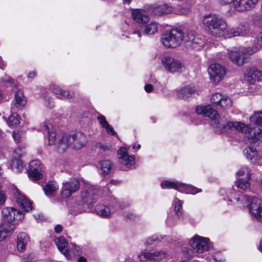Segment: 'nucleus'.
Segmentation results:
<instances>
[{
  "instance_id": "obj_1",
  "label": "nucleus",
  "mask_w": 262,
  "mask_h": 262,
  "mask_svg": "<svg viewBox=\"0 0 262 262\" xmlns=\"http://www.w3.org/2000/svg\"><path fill=\"white\" fill-rule=\"evenodd\" d=\"M198 114L208 117L213 120V126L219 133H226L229 130H238L246 134V138L249 143H255L259 140L262 142V129L258 127H252L250 125H245L239 122L228 121L224 117H219L217 111L210 104L198 105L195 108Z\"/></svg>"
},
{
  "instance_id": "obj_2",
  "label": "nucleus",
  "mask_w": 262,
  "mask_h": 262,
  "mask_svg": "<svg viewBox=\"0 0 262 262\" xmlns=\"http://www.w3.org/2000/svg\"><path fill=\"white\" fill-rule=\"evenodd\" d=\"M229 201L232 199L235 201V203L239 207H248L250 213L257 219L262 220V199L255 196H249L242 193L234 194L230 192Z\"/></svg>"
},
{
  "instance_id": "obj_3",
  "label": "nucleus",
  "mask_w": 262,
  "mask_h": 262,
  "mask_svg": "<svg viewBox=\"0 0 262 262\" xmlns=\"http://www.w3.org/2000/svg\"><path fill=\"white\" fill-rule=\"evenodd\" d=\"M205 31L213 36L224 35L227 29L226 20L221 16L214 13L205 15L203 19Z\"/></svg>"
},
{
  "instance_id": "obj_4",
  "label": "nucleus",
  "mask_w": 262,
  "mask_h": 262,
  "mask_svg": "<svg viewBox=\"0 0 262 262\" xmlns=\"http://www.w3.org/2000/svg\"><path fill=\"white\" fill-rule=\"evenodd\" d=\"M87 143V138L85 135L78 133L75 135H64L56 144L57 150L59 152L65 151L71 145L76 149H81Z\"/></svg>"
},
{
  "instance_id": "obj_5",
  "label": "nucleus",
  "mask_w": 262,
  "mask_h": 262,
  "mask_svg": "<svg viewBox=\"0 0 262 262\" xmlns=\"http://www.w3.org/2000/svg\"><path fill=\"white\" fill-rule=\"evenodd\" d=\"M183 37V30L177 28L166 31L162 35L161 40L166 48H176L181 44L184 40Z\"/></svg>"
},
{
  "instance_id": "obj_6",
  "label": "nucleus",
  "mask_w": 262,
  "mask_h": 262,
  "mask_svg": "<svg viewBox=\"0 0 262 262\" xmlns=\"http://www.w3.org/2000/svg\"><path fill=\"white\" fill-rule=\"evenodd\" d=\"M184 40L187 46L191 47L196 50L203 48L205 44L204 37L202 35L196 34L193 31L184 32Z\"/></svg>"
},
{
  "instance_id": "obj_7",
  "label": "nucleus",
  "mask_w": 262,
  "mask_h": 262,
  "mask_svg": "<svg viewBox=\"0 0 262 262\" xmlns=\"http://www.w3.org/2000/svg\"><path fill=\"white\" fill-rule=\"evenodd\" d=\"M97 190L93 186H88L85 189L81 192L80 200L77 201V205L84 207L91 206L96 199Z\"/></svg>"
},
{
  "instance_id": "obj_8",
  "label": "nucleus",
  "mask_w": 262,
  "mask_h": 262,
  "mask_svg": "<svg viewBox=\"0 0 262 262\" xmlns=\"http://www.w3.org/2000/svg\"><path fill=\"white\" fill-rule=\"evenodd\" d=\"M3 221L7 223L18 224L24 218L22 212L13 208L7 207L2 212Z\"/></svg>"
},
{
  "instance_id": "obj_9",
  "label": "nucleus",
  "mask_w": 262,
  "mask_h": 262,
  "mask_svg": "<svg viewBox=\"0 0 262 262\" xmlns=\"http://www.w3.org/2000/svg\"><path fill=\"white\" fill-rule=\"evenodd\" d=\"M162 64L164 69L169 73H181L185 70L184 66L179 61L166 56L162 60Z\"/></svg>"
},
{
  "instance_id": "obj_10",
  "label": "nucleus",
  "mask_w": 262,
  "mask_h": 262,
  "mask_svg": "<svg viewBox=\"0 0 262 262\" xmlns=\"http://www.w3.org/2000/svg\"><path fill=\"white\" fill-rule=\"evenodd\" d=\"M191 248L199 253H203L208 251L210 248L209 239L199 236L194 235L189 242Z\"/></svg>"
},
{
  "instance_id": "obj_11",
  "label": "nucleus",
  "mask_w": 262,
  "mask_h": 262,
  "mask_svg": "<svg viewBox=\"0 0 262 262\" xmlns=\"http://www.w3.org/2000/svg\"><path fill=\"white\" fill-rule=\"evenodd\" d=\"M208 73L211 79L215 83L221 81L226 74V70L224 67L220 64L214 63L210 66Z\"/></svg>"
},
{
  "instance_id": "obj_12",
  "label": "nucleus",
  "mask_w": 262,
  "mask_h": 262,
  "mask_svg": "<svg viewBox=\"0 0 262 262\" xmlns=\"http://www.w3.org/2000/svg\"><path fill=\"white\" fill-rule=\"evenodd\" d=\"M79 182L76 178H71L68 181L63 183L61 195L65 198L70 197L73 193L79 188Z\"/></svg>"
},
{
  "instance_id": "obj_13",
  "label": "nucleus",
  "mask_w": 262,
  "mask_h": 262,
  "mask_svg": "<svg viewBox=\"0 0 262 262\" xmlns=\"http://www.w3.org/2000/svg\"><path fill=\"white\" fill-rule=\"evenodd\" d=\"M42 165L38 160H32L29 164L28 176L32 181H37L42 178Z\"/></svg>"
},
{
  "instance_id": "obj_14",
  "label": "nucleus",
  "mask_w": 262,
  "mask_h": 262,
  "mask_svg": "<svg viewBox=\"0 0 262 262\" xmlns=\"http://www.w3.org/2000/svg\"><path fill=\"white\" fill-rule=\"evenodd\" d=\"M226 32L228 37L245 36L250 33V28L248 24L241 23L235 27L230 28Z\"/></svg>"
},
{
  "instance_id": "obj_15",
  "label": "nucleus",
  "mask_w": 262,
  "mask_h": 262,
  "mask_svg": "<svg viewBox=\"0 0 262 262\" xmlns=\"http://www.w3.org/2000/svg\"><path fill=\"white\" fill-rule=\"evenodd\" d=\"M258 2V0H235L233 8L238 12L249 11L256 7Z\"/></svg>"
},
{
  "instance_id": "obj_16",
  "label": "nucleus",
  "mask_w": 262,
  "mask_h": 262,
  "mask_svg": "<svg viewBox=\"0 0 262 262\" xmlns=\"http://www.w3.org/2000/svg\"><path fill=\"white\" fill-rule=\"evenodd\" d=\"M27 102L26 97L21 90L17 91L14 95V98L11 102V110L12 112H16L24 106Z\"/></svg>"
},
{
  "instance_id": "obj_17",
  "label": "nucleus",
  "mask_w": 262,
  "mask_h": 262,
  "mask_svg": "<svg viewBox=\"0 0 262 262\" xmlns=\"http://www.w3.org/2000/svg\"><path fill=\"white\" fill-rule=\"evenodd\" d=\"M167 255V254L166 253L162 251L154 252H144L138 255V257L141 261H143L144 259L148 260L159 261L165 258Z\"/></svg>"
},
{
  "instance_id": "obj_18",
  "label": "nucleus",
  "mask_w": 262,
  "mask_h": 262,
  "mask_svg": "<svg viewBox=\"0 0 262 262\" xmlns=\"http://www.w3.org/2000/svg\"><path fill=\"white\" fill-rule=\"evenodd\" d=\"M118 157L120 162L127 167L131 166L135 164V158L134 156H129L127 150L125 147H121L118 151Z\"/></svg>"
},
{
  "instance_id": "obj_19",
  "label": "nucleus",
  "mask_w": 262,
  "mask_h": 262,
  "mask_svg": "<svg viewBox=\"0 0 262 262\" xmlns=\"http://www.w3.org/2000/svg\"><path fill=\"white\" fill-rule=\"evenodd\" d=\"M244 54L241 52V48L238 50L231 51L229 53V57L231 61L234 64L241 66L244 62L245 58Z\"/></svg>"
},
{
  "instance_id": "obj_20",
  "label": "nucleus",
  "mask_w": 262,
  "mask_h": 262,
  "mask_svg": "<svg viewBox=\"0 0 262 262\" xmlns=\"http://www.w3.org/2000/svg\"><path fill=\"white\" fill-rule=\"evenodd\" d=\"M244 77L245 80L262 81V71L258 70L255 67H250L245 71Z\"/></svg>"
},
{
  "instance_id": "obj_21",
  "label": "nucleus",
  "mask_w": 262,
  "mask_h": 262,
  "mask_svg": "<svg viewBox=\"0 0 262 262\" xmlns=\"http://www.w3.org/2000/svg\"><path fill=\"white\" fill-rule=\"evenodd\" d=\"M150 11L153 14L158 16L174 12L172 7L167 4L156 5L151 8Z\"/></svg>"
},
{
  "instance_id": "obj_22",
  "label": "nucleus",
  "mask_w": 262,
  "mask_h": 262,
  "mask_svg": "<svg viewBox=\"0 0 262 262\" xmlns=\"http://www.w3.org/2000/svg\"><path fill=\"white\" fill-rule=\"evenodd\" d=\"M133 18L137 23L146 24L149 20L147 12L142 9H135L132 12Z\"/></svg>"
},
{
  "instance_id": "obj_23",
  "label": "nucleus",
  "mask_w": 262,
  "mask_h": 262,
  "mask_svg": "<svg viewBox=\"0 0 262 262\" xmlns=\"http://www.w3.org/2000/svg\"><path fill=\"white\" fill-rule=\"evenodd\" d=\"M55 242L59 251L65 256L67 259H70L71 256L69 253L67 248L68 243L66 239L63 237H60L56 238L55 240Z\"/></svg>"
},
{
  "instance_id": "obj_24",
  "label": "nucleus",
  "mask_w": 262,
  "mask_h": 262,
  "mask_svg": "<svg viewBox=\"0 0 262 262\" xmlns=\"http://www.w3.org/2000/svg\"><path fill=\"white\" fill-rule=\"evenodd\" d=\"M15 224L7 223L3 221V223L0 225V240H4L8 235L11 234L14 228Z\"/></svg>"
},
{
  "instance_id": "obj_25",
  "label": "nucleus",
  "mask_w": 262,
  "mask_h": 262,
  "mask_svg": "<svg viewBox=\"0 0 262 262\" xmlns=\"http://www.w3.org/2000/svg\"><path fill=\"white\" fill-rule=\"evenodd\" d=\"M42 129L43 132L48 133V138L49 145H51L55 143L56 133L53 126L51 124H48L47 123H44L42 124Z\"/></svg>"
},
{
  "instance_id": "obj_26",
  "label": "nucleus",
  "mask_w": 262,
  "mask_h": 262,
  "mask_svg": "<svg viewBox=\"0 0 262 262\" xmlns=\"http://www.w3.org/2000/svg\"><path fill=\"white\" fill-rule=\"evenodd\" d=\"M196 91L193 86L186 85L177 91L178 97L185 99L190 97Z\"/></svg>"
},
{
  "instance_id": "obj_27",
  "label": "nucleus",
  "mask_w": 262,
  "mask_h": 262,
  "mask_svg": "<svg viewBox=\"0 0 262 262\" xmlns=\"http://www.w3.org/2000/svg\"><path fill=\"white\" fill-rule=\"evenodd\" d=\"M29 239L28 235L25 232H21L18 235L17 247L19 252H23L25 250Z\"/></svg>"
},
{
  "instance_id": "obj_28",
  "label": "nucleus",
  "mask_w": 262,
  "mask_h": 262,
  "mask_svg": "<svg viewBox=\"0 0 262 262\" xmlns=\"http://www.w3.org/2000/svg\"><path fill=\"white\" fill-rule=\"evenodd\" d=\"M244 153L246 158L252 162H256L259 159L257 152L253 146H249L246 148L244 150Z\"/></svg>"
},
{
  "instance_id": "obj_29",
  "label": "nucleus",
  "mask_w": 262,
  "mask_h": 262,
  "mask_svg": "<svg viewBox=\"0 0 262 262\" xmlns=\"http://www.w3.org/2000/svg\"><path fill=\"white\" fill-rule=\"evenodd\" d=\"M53 92L60 99L71 98L74 95V93L62 90L58 86H54L53 88Z\"/></svg>"
},
{
  "instance_id": "obj_30",
  "label": "nucleus",
  "mask_w": 262,
  "mask_h": 262,
  "mask_svg": "<svg viewBox=\"0 0 262 262\" xmlns=\"http://www.w3.org/2000/svg\"><path fill=\"white\" fill-rule=\"evenodd\" d=\"M112 167V163L108 160L101 161L99 164V168L101 170V173L103 176L107 175L110 173Z\"/></svg>"
},
{
  "instance_id": "obj_31",
  "label": "nucleus",
  "mask_w": 262,
  "mask_h": 262,
  "mask_svg": "<svg viewBox=\"0 0 262 262\" xmlns=\"http://www.w3.org/2000/svg\"><path fill=\"white\" fill-rule=\"evenodd\" d=\"M17 202L26 211H29L32 208L31 202L24 195H19L17 198Z\"/></svg>"
},
{
  "instance_id": "obj_32",
  "label": "nucleus",
  "mask_w": 262,
  "mask_h": 262,
  "mask_svg": "<svg viewBox=\"0 0 262 262\" xmlns=\"http://www.w3.org/2000/svg\"><path fill=\"white\" fill-rule=\"evenodd\" d=\"M97 214L104 217H108L111 215V211L108 207L103 204H98L95 207Z\"/></svg>"
},
{
  "instance_id": "obj_33",
  "label": "nucleus",
  "mask_w": 262,
  "mask_h": 262,
  "mask_svg": "<svg viewBox=\"0 0 262 262\" xmlns=\"http://www.w3.org/2000/svg\"><path fill=\"white\" fill-rule=\"evenodd\" d=\"M58 189V186L55 181H49L43 188L45 194L50 196L53 194Z\"/></svg>"
},
{
  "instance_id": "obj_34",
  "label": "nucleus",
  "mask_w": 262,
  "mask_h": 262,
  "mask_svg": "<svg viewBox=\"0 0 262 262\" xmlns=\"http://www.w3.org/2000/svg\"><path fill=\"white\" fill-rule=\"evenodd\" d=\"M179 191L185 192L186 193L194 194L201 191V189L194 187L193 186L187 185L185 184L181 183L180 187L179 188Z\"/></svg>"
},
{
  "instance_id": "obj_35",
  "label": "nucleus",
  "mask_w": 262,
  "mask_h": 262,
  "mask_svg": "<svg viewBox=\"0 0 262 262\" xmlns=\"http://www.w3.org/2000/svg\"><path fill=\"white\" fill-rule=\"evenodd\" d=\"M250 180L248 178H245V179L239 178L236 181V186L242 190H248L250 188Z\"/></svg>"
},
{
  "instance_id": "obj_36",
  "label": "nucleus",
  "mask_w": 262,
  "mask_h": 262,
  "mask_svg": "<svg viewBox=\"0 0 262 262\" xmlns=\"http://www.w3.org/2000/svg\"><path fill=\"white\" fill-rule=\"evenodd\" d=\"M10 167L14 171L19 172L24 169V164L20 159H15L12 160Z\"/></svg>"
},
{
  "instance_id": "obj_37",
  "label": "nucleus",
  "mask_w": 262,
  "mask_h": 262,
  "mask_svg": "<svg viewBox=\"0 0 262 262\" xmlns=\"http://www.w3.org/2000/svg\"><path fill=\"white\" fill-rule=\"evenodd\" d=\"M181 183L179 182H173L169 181H164L161 182V186L163 189L173 188L179 191Z\"/></svg>"
},
{
  "instance_id": "obj_38",
  "label": "nucleus",
  "mask_w": 262,
  "mask_h": 262,
  "mask_svg": "<svg viewBox=\"0 0 262 262\" xmlns=\"http://www.w3.org/2000/svg\"><path fill=\"white\" fill-rule=\"evenodd\" d=\"M247 83V91L250 94L256 93L259 89V85L255 80H246Z\"/></svg>"
},
{
  "instance_id": "obj_39",
  "label": "nucleus",
  "mask_w": 262,
  "mask_h": 262,
  "mask_svg": "<svg viewBox=\"0 0 262 262\" xmlns=\"http://www.w3.org/2000/svg\"><path fill=\"white\" fill-rule=\"evenodd\" d=\"M174 203V211L179 219H183V211L182 210L183 202L176 198L173 201Z\"/></svg>"
},
{
  "instance_id": "obj_40",
  "label": "nucleus",
  "mask_w": 262,
  "mask_h": 262,
  "mask_svg": "<svg viewBox=\"0 0 262 262\" xmlns=\"http://www.w3.org/2000/svg\"><path fill=\"white\" fill-rule=\"evenodd\" d=\"M224 96V95L219 93L213 94L211 97V102L212 104L216 108H218L220 104L222 103Z\"/></svg>"
},
{
  "instance_id": "obj_41",
  "label": "nucleus",
  "mask_w": 262,
  "mask_h": 262,
  "mask_svg": "<svg viewBox=\"0 0 262 262\" xmlns=\"http://www.w3.org/2000/svg\"><path fill=\"white\" fill-rule=\"evenodd\" d=\"M158 31V24L155 22H151L145 26L144 29L145 34L151 35Z\"/></svg>"
},
{
  "instance_id": "obj_42",
  "label": "nucleus",
  "mask_w": 262,
  "mask_h": 262,
  "mask_svg": "<svg viewBox=\"0 0 262 262\" xmlns=\"http://www.w3.org/2000/svg\"><path fill=\"white\" fill-rule=\"evenodd\" d=\"M7 122L8 125L11 127H14L19 123L18 115L15 113V112H13V113L9 116Z\"/></svg>"
},
{
  "instance_id": "obj_43",
  "label": "nucleus",
  "mask_w": 262,
  "mask_h": 262,
  "mask_svg": "<svg viewBox=\"0 0 262 262\" xmlns=\"http://www.w3.org/2000/svg\"><path fill=\"white\" fill-rule=\"evenodd\" d=\"M251 122L257 125L262 124V112H255L250 118Z\"/></svg>"
},
{
  "instance_id": "obj_44",
  "label": "nucleus",
  "mask_w": 262,
  "mask_h": 262,
  "mask_svg": "<svg viewBox=\"0 0 262 262\" xmlns=\"http://www.w3.org/2000/svg\"><path fill=\"white\" fill-rule=\"evenodd\" d=\"M222 103L220 104L217 108H222L223 110L229 108L232 104L231 99L226 95H224Z\"/></svg>"
},
{
  "instance_id": "obj_45",
  "label": "nucleus",
  "mask_w": 262,
  "mask_h": 262,
  "mask_svg": "<svg viewBox=\"0 0 262 262\" xmlns=\"http://www.w3.org/2000/svg\"><path fill=\"white\" fill-rule=\"evenodd\" d=\"M259 49L260 48H259V45L258 44L257 46L253 45L247 48H246L245 47L241 48V52L245 55H252L256 53L259 50Z\"/></svg>"
},
{
  "instance_id": "obj_46",
  "label": "nucleus",
  "mask_w": 262,
  "mask_h": 262,
  "mask_svg": "<svg viewBox=\"0 0 262 262\" xmlns=\"http://www.w3.org/2000/svg\"><path fill=\"white\" fill-rule=\"evenodd\" d=\"M237 176L239 178L244 176H246V178L251 179V170L247 166L242 167L236 173Z\"/></svg>"
},
{
  "instance_id": "obj_47",
  "label": "nucleus",
  "mask_w": 262,
  "mask_h": 262,
  "mask_svg": "<svg viewBox=\"0 0 262 262\" xmlns=\"http://www.w3.org/2000/svg\"><path fill=\"white\" fill-rule=\"evenodd\" d=\"M43 98L45 100V105L46 106L49 108L54 107V103L51 100V98L47 92L43 94Z\"/></svg>"
},
{
  "instance_id": "obj_48",
  "label": "nucleus",
  "mask_w": 262,
  "mask_h": 262,
  "mask_svg": "<svg viewBox=\"0 0 262 262\" xmlns=\"http://www.w3.org/2000/svg\"><path fill=\"white\" fill-rule=\"evenodd\" d=\"M163 237L159 236L158 235H152L147 239L145 244L146 246H148L152 244L154 242L160 241L162 239H163Z\"/></svg>"
},
{
  "instance_id": "obj_49",
  "label": "nucleus",
  "mask_w": 262,
  "mask_h": 262,
  "mask_svg": "<svg viewBox=\"0 0 262 262\" xmlns=\"http://www.w3.org/2000/svg\"><path fill=\"white\" fill-rule=\"evenodd\" d=\"M12 136L16 143H20L23 139V133L20 132H13Z\"/></svg>"
},
{
  "instance_id": "obj_50",
  "label": "nucleus",
  "mask_w": 262,
  "mask_h": 262,
  "mask_svg": "<svg viewBox=\"0 0 262 262\" xmlns=\"http://www.w3.org/2000/svg\"><path fill=\"white\" fill-rule=\"evenodd\" d=\"M97 120L103 128H105L109 124L103 115H100L97 117Z\"/></svg>"
},
{
  "instance_id": "obj_51",
  "label": "nucleus",
  "mask_w": 262,
  "mask_h": 262,
  "mask_svg": "<svg viewBox=\"0 0 262 262\" xmlns=\"http://www.w3.org/2000/svg\"><path fill=\"white\" fill-rule=\"evenodd\" d=\"M141 36V33L139 31H134L129 33L128 37L137 40L139 39Z\"/></svg>"
},
{
  "instance_id": "obj_52",
  "label": "nucleus",
  "mask_w": 262,
  "mask_h": 262,
  "mask_svg": "<svg viewBox=\"0 0 262 262\" xmlns=\"http://www.w3.org/2000/svg\"><path fill=\"white\" fill-rule=\"evenodd\" d=\"M253 23L258 28L262 27V17L260 16L255 17L253 20Z\"/></svg>"
},
{
  "instance_id": "obj_53",
  "label": "nucleus",
  "mask_w": 262,
  "mask_h": 262,
  "mask_svg": "<svg viewBox=\"0 0 262 262\" xmlns=\"http://www.w3.org/2000/svg\"><path fill=\"white\" fill-rule=\"evenodd\" d=\"M124 217L125 218H126L127 220H130L131 221H135L136 220V219L138 218V216H136L135 214H134L132 212H127V213H126L125 214H124Z\"/></svg>"
},
{
  "instance_id": "obj_54",
  "label": "nucleus",
  "mask_w": 262,
  "mask_h": 262,
  "mask_svg": "<svg viewBox=\"0 0 262 262\" xmlns=\"http://www.w3.org/2000/svg\"><path fill=\"white\" fill-rule=\"evenodd\" d=\"M217 2L221 5H227L231 4L233 7V2L235 0H217Z\"/></svg>"
},
{
  "instance_id": "obj_55",
  "label": "nucleus",
  "mask_w": 262,
  "mask_h": 262,
  "mask_svg": "<svg viewBox=\"0 0 262 262\" xmlns=\"http://www.w3.org/2000/svg\"><path fill=\"white\" fill-rule=\"evenodd\" d=\"M104 128H105L106 131L108 134L111 135H116V132L114 130L113 127L111 126L110 124H108V126H106Z\"/></svg>"
},
{
  "instance_id": "obj_56",
  "label": "nucleus",
  "mask_w": 262,
  "mask_h": 262,
  "mask_svg": "<svg viewBox=\"0 0 262 262\" xmlns=\"http://www.w3.org/2000/svg\"><path fill=\"white\" fill-rule=\"evenodd\" d=\"M144 89L147 93H150L152 91L153 86L151 84H146L144 86Z\"/></svg>"
},
{
  "instance_id": "obj_57",
  "label": "nucleus",
  "mask_w": 262,
  "mask_h": 262,
  "mask_svg": "<svg viewBox=\"0 0 262 262\" xmlns=\"http://www.w3.org/2000/svg\"><path fill=\"white\" fill-rule=\"evenodd\" d=\"M189 12V10L188 8H182L179 11V14L182 15H186Z\"/></svg>"
},
{
  "instance_id": "obj_58",
  "label": "nucleus",
  "mask_w": 262,
  "mask_h": 262,
  "mask_svg": "<svg viewBox=\"0 0 262 262\" xmlns=\"http://www.w3.org/2000/svg\"><path fill=\"white\" fill-rule=\"evenodd\" d=\"M5 195L1 191H0V206L2 205L5 202Z\"/></svg>"
},
{
  "instance_id": "obj_59",
  "label": "nucleus",
  "mask_w": 262,
  "mask_h": 262,
  "mask_svg": "<svg viewBox=\"0 0 262 262\" xmlns=\"http://www.w3.org/2000/svg\"><path fill=\"white\" fill-rule=\"evenodd\" d=\"M62 227L60 225H57L55 227V232H56L57 233L60 232L62 231Z\"/></svg>"
},
{
  "instance_id": "obj_60",
  "label": "nucleus",
  "mask_w": 262,
  "mask_h": 262,
  "mask_svg": "<svg viewBox=\"0 0 262 262\" xmlns=\"http://www.w3.org/2000/svg\"><path fill=\"white\" fill-rule=\"evenodd\" d=\"M73 252L75 254L77 255H79L80 254L79 247L75 246Z\"/></svg>"
},
{
  "instance_id": "obj_61",
  "label": "nucleus",
  "mask_w": 262,
  "mask_h": 262,
  "mask_svg": "<svg viewBox=\"0 0 262 262\" xmlns=\"http://www.w3.org/2000/svg\"><path fill=\"white\" fill-rule=\"evenodd\" d=\"M257 42H260V43H258L259 45V48L260 49H262V32L260 33L259 35Z\"/></svg>"
},
{
  "instance_id": "obj_62",
  "label": "nucleus",
  "mask_w": 262,
  "mask_h": 262,
  "mask_svg": "<svg viewBox=\"0 0 262 262\" xmlns=\"http://www.w3.org/2000/svg\"><path fill=\"white\" fill-rule=\"evenodd\" d=\"M36 76V72L34 71L30 72L28 74V78H33Z\"/></svg>"
},
{
  "instance_id": "obj_63",
  "label": "nucleus",
  "mask_w": 262,
  "mask_h": 262,
  "mask_svg": "<svg viewBox=\"0 0 262 262\" xmlns=\"http://www.w3.org/2000/svg\"><path fill=\"white\" fill-rule=\"evenodd\" d=\"M100 148L102 149L103 150H109L110 149V146L108 145H101Z\"/></svg>"
},
{
  "instance_id": "obj_64",
  "label": "nucleus",
  "mask_w": 262,
  "mask_h": 262,
  "mask_svg": "<svg viewBox=\"0 0 262 262\" xmlns=\"http://www.w3.org/2000/svg\"><path fill=\"white\" fill-rule=\"evenodd\" d=\"M78 262H86V259L83 257H80L78 258Z\"/></svg>"
}]
</instances>
